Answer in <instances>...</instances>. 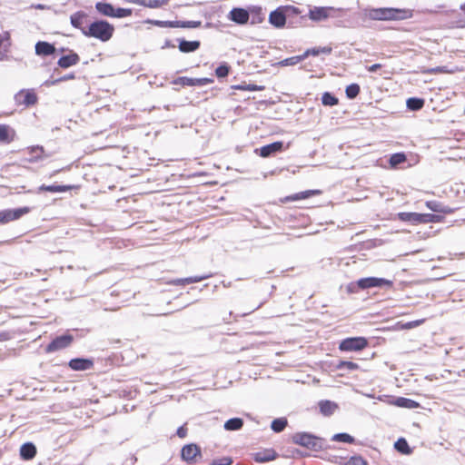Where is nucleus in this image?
<instances>
[{"mask_svg":"<svg viewBox=\"0 0 465 465\" xmlns=\"http://www.w3.org/2000/svg\"><path fill=\"white\" fill-rule=\"evenodd\" d=\"M15 100L18 104L31 106L36 104L37 96L33 91L21 90L15 95Z\"/></svg>","mask_w":465,"mask_h":465,"instance_id":"obj_15","label":"nucleus"},{"mask_svg":"<svg viewBox=\"0 0 465 465\" xmlns=\"http://www.w3.org/2000/svg\"><path fill=\"white\" fill-rule=\"evenodd\" d=\"M407 160V157L404 153H396L391 155L389 163L391 167H396L397 165L403 163Z\"/></svg>","mask_w":465,"mask_h":465,"instance_id":"obj_38","label":"nucleus"},{"mask_svg":"<svg viewBox=\"0 0 465 465\" xmlns=\"http://www.w3.org/2000/svg\"><path fill=\"white\" fill-rule=\"evenodd\" d=\"M284 143L282 141L273 142L272 143L262 146L261 148L255 149V153L262 158L271 157L277 153L283 150Z\"/></svg>","mask_w":465,"mask_h":465,"instance_id":"obj_12","label":"nucleus"},{"mask_svg":"<svg viewBox=\"0 0 465 465\" xmlns=\"http://www.w3.org/2000/svg\"><path fill=\"white\" fill-rule=\"evenodd\" d=\"M175 45L173 44V42L169 39H166L164 41V44L162 46V49H165V48H174Z\"/></svg>","mask_w":465,"mask_h":465,"instance_id":"obj_61","label":"nucleus"},{"mask_svg":"<svg viewBox=\"0 0 465 465\" xmlns=\"http://www.w3.org/2000/svg\"><path fill=\"white\" fill-rule=\"evenodd\" d=\"M31 8L37 9V10H45V9H49L50 7L45 5H43V4H35V5H32Z\"/></svg>","mask_w":465,"mask_h":465,"instance_id":"obj_59","label":"nucleus"},{"mask_svg":"<svg viewBox=\"0 0 465 465\" xmlns=\"http://www.w3.org/2000/svg\"><path fill=\"white\" fill-rule=\"evenodd\" d=\"M318 193H320V191H318V190H307V191H303V192H300L297 193L288 195L282 200V202L288 203V202L304 200V199L310 198L311 196H313Z\"/></svg>","mask_w":465,"mask_h":465,"instance_id":"obj_24","label":"nucleus"},{"mask_svg":"<svg viewBox=\"0 0 465 465\" xmlns=\"http://www.w3.org/2000/svg\"><path fill=\"white\" fill-rule=\"evenodd\" d=\"M146 1L147 0H128V2H131V3H134V4H137V5H140L144 6V7H145Z\"/></svg>","mask_w":465,"mask_h":465,"instance_id":"obj_63","label":"nucleus"},{"mask_svg":"<svg viewBox=\"0 0 465 465\" xmlns=\"http://www.w3.org/2000/svg\"><path fill=\"white\" fill-rule=\"evenodd\" d=\"M346 465H368L367 461L360 456L351 457Z\"/></svg>","mask_w":465,"mask_h":465,"instance_id":"obj_51","label":"nucleus"},{"mask_svg":"<svg viewBox=\"0 0 465 465\" xmlns=\"http://www.w3.org/2000/svg\"><path fill=\"white\" fill-rule=\"evenodd\" d=\"M395 404L401 408L414 409L419 406V403L411 399L399 397L396 399Z\"/></svg>","mask_w":465,"mask_h":465,"instance_id":"obj_34","label":"nucleus"},{"mask_svg":"<svg viewBox=\"0 0 465 465\" xmlns=\"http://www.w3.org/2000/svg\"><path fill=\"white\" fill-rule=\"evenodd\" d=\"M73 341L74 336L68 333L56 336L54 339L52 340L50 343L47 344V346L45 349V351L46 353H52L57 351H61L63 349L69 347Z\"/></svg>","mask_w":465,"mask_h":465,"instance_id":"obj_8","label":"nucleus"},{"mask_svg":"<svg viewBox=\"0 0 465 465\" xmlns=\"http://www.w3.org/2000/svg\"><path fill=\"white\" fill-rule=\"evenodd\" d=\"M250 15L249 8L234 7L230 11L228 19L237 25H242L248 23Z\"/></svg>","mask_w":465,"mask_h":465,"instance_id":"obj_13","label":"nucleus"},{"mask_svg":"<svg viewBox=\"0 0 465 465\" xmlns=\"http://www.w3.org/2000/svg\"><path fill=\"white\" fill-rule=\"evenodd\" d=\"M331 440L345 443H354L355 439L346 432L336 433L332 436Z\"/></svg>","mask_w":465,"mask_h":465,"instance_id":"obj_39","label":"nucleus"},{"mask_svg":"<svg viewBox=\"0 0 465 465\" xmlns=\"http://www.w3.org/2000/svg\"><path fill=\"white\" fill-rule=\"evenodd\" d=\"M249 12L251 14L250 19L252 25L260 24L264 20V13L262 7L251 6L249 7Z\"/></svg>","mask_w":465,"mask_h":465,"instance_id":"obj_28","label":"nucleus"},{"mask_svg":"<svg viewBox=\"0 0 465 465\" xmlns=\"http://www.w3.org/2000/svg\"><path fill=\"white\" fill-rule=\"evenodd\" d=\"M201 25V21H175V28H198Z\"/></svg>","mask_w":465,"mask_h":465,"instance_id":"obj_42","label":"nucleus"},{"mask_svg":"<svg viewBox=\"0 0 465 465\" xmlns=\"http://www.w3.org/2000/svg\"><path fill=\"white\" fill-rule=\"evenodd\" d=\"M176 435L179 437V438H185L186 435H187V429L185 428L184 425L183 426H180L177 430H176Z\"/></svg>","mask_w":465,"mask_h":465,"instance_id":"obj_53","label":"nucleus"},{"mask_svg":"<svg viewBox=\"0 0 465 465\" xmlns=\"http://www.w3.org/2000/svg\"><path fill=\"white\" fill-rule=\"evenodd\" d=\"M397 218L412 225L421 224V213L401 212L397 213Z\"/></svg>","mask_w":465,"mask_h":465,"instance_id":"obj_20","label":"nucleus"},{"mask_svg":"<svg viewBox=\"0 0 465 465\" xmlns=\"http://www.w3.org/2000/svg\"><path fill=\"white\" fill-rule=\"evenodd\" d=\"M292 441L309 450L319 451L324 448L325 440L308 432H297L292 436Z\"/></svg>","mask_w":465,"mask_h":465,"instance_id":"obj_4","label":"nucleus"},{"mask_svg":"<svg viewBox=\"0 0 465 465\" xmlns=\"http://www.w3.org/2000/svg\"><path fill=\"white\" fill-rule=\"evenodd\" d=\"M11 128L6 124H0V142L9 143L13 138L10 136Z\"/></svg>","mask_w":465,"mask_h":465,"instance_id":"obj_36","label":"nucleus"},{"mask_svg":"<svg viewBox=\"0 0 465 465\" xmlns=\"http://www.w3.org/2000/svg\"><path fill=\"white\" fill-rule=\"evenodd\" d=\"M213 83V80L207 77L191 78L187 76H180L175 78L172 84L182 86H204Z\"/></svg>","mask_w":465,"mask_h":465,"instance_id":"obj_11","label":"nucleus"},{"mask_svg":"<svg viewBox=\"0 0 465 465\" xmlns=\"http://www.w3.org/2000/svg\"><path fill=\"white\" fill-rule=\"evenodd\" d=\"M395 450L404 455H409L412 452L408 441L404 438L398 439L394 443Z\"/></svg>","mask_w":465,"mask_h":465,"instance_id":"obj_30","label":"nucleus"},{"mask_svg":"<svg viewBox=\"0 0 465 465\" xmlns=\"http://www.w3.org/2000/svg\"><path fill=\"white\" fill-rule=\"evenodd\" d=\"M392 282L385 278L380 277H366L361 278L356 282H351L347 285V292L349 293H356L359 290H367L371 288H383L391 287Z\"/></svg>","mask_w":465,"mask_h":465,"instance_id":"obj_2","label":"nucleus"},{"mask_svg":"<svg viewBox=\"0 0 465 465\" xmlns=\"http://www.w3.org/2000/svg\"><path fill=\"white\" fill-rule=\"evenodd\" d=\"M232 460L230 457H223L221 459L213 460L210 465H232Z\"/></svg>","mask_w":465,"mask_h":465,"instance_id":"obj_49","label":"nucleus"},{"mask_svg":"<svg viewBox=\"0 0 465 465\" xmlns=\"http://www.w3.org/2000/svg\"><path fill=\"white\" fill-rule=\"evenodd\" d=\"M336 367L339 370H346L349 371L359 369V365L357 363L349 361H340Z\"/></svg>","mask_w":465,"mask_h":465,"instance_id":"obj_43","label":"nucleus"},{"mask_svg":"<svg viewBox=\"0 0 465 465\" xmlns=\"http://www.w3.org/2000/svg\"><path fill=\"white\" fill-rule=\"evenodd\" d=\"M74 78H75V74L74 73H70V74H64L61 77H58V81H59V83H61V82H65V81L72 80Z\"/></svg>","mask_w":465,"mask_h":465,"instance_id":"obj_55","label":"nucleus"},{"mask_svg":"<svg viewBox=\"0 0 465 465\" xmlns=\"http://www.w3.org/2000/svg\"><path fill=\"white\" fill-rule=\"evenodd\" d=\"M212 276V274H203V275H200V276H192V277H187L185 278V282H187L188 284L190 283H194V282H199L201 281H203L205 279H208Z\"/></svg>","mask_w":465,"mask_h":465,"instance_id":"obj_50","label":"nucleus"},{"mask_svg":"<svg viewBox=\"0 0 465 465\" xmlns=\"http://www.w3.org/2000/svg\"><path fill=\"white\" fill-rule=\"evenodd\" d=\"M277 456L276 451L272 449H266L252 454L253 460L259 463L273 460Z\"/></svg>","mask_w":465,"mask_h":465,"instance_id":"obj_19","label":"nucleus"},{"mask_svg":"<svg viewBox=\"0 0 465 465\" xmlns=\"http://www.w3.org/2000/svg\"><path fill=\"white\" fill-rule=\"evenodd\" d=\"M30 212L29 207H21L16 209H7L0 212V224H5L15 221Z\"/></svg>","mask_w":465,"mask_h":465,"instance_id":"obj_10","label":"nucleus"},{"mask_svg":"<svg viewBox=\"0 0 465 465\" xmlns=\"http://www.w3.org/2000/svg\"><path fill=\"white\" fill-rule=\"evenodd\" d=\"M68 366L73 371H87L94 366V361L87 358H74L69 361Z\"/></svg>","mask_w":465,"mask_h":465,"instance_id":"obj_16","label":"nucleus"},{"mask_svg":"<svg viewBox=\"0 0 465 465\" xmlns=\"http://www.w3.org/2000/svg\"><path fill=\"white\" fill-rule=\"evenodd\" d=\"M320 411L324 416H331L338 408V405L328 400H322L319 402Z\"/></svg>","mask_w":465,"mask_h":465,"instance_id":"obj_27","label":"nucleus"},{"mask_svg":"<svg viewBox=\"0 0 465 465\" xmlns=\"http://www.w3.org/2000/svg\"><path fill=\"white\" fill-rule=\"evenodd\" d=\"M86 16H87V15L83 11H77V12L74 13L70 16V23H71L72 26L81 30V32L83 33V30L87 29V27L83 26L84 19Z\"/></svg>","mask_w":465,"mask_h":465,"instance_id":"obj_25","label":"nucleus"},{"mask_svg":"<svg viewBox=\"0 0 465 465\" xmlns=\"http://www.w3.org/2000/svg\"><path fill=\"white\" fill-rule=\"evenodd\" d=\"M319 55L320 54V51H319V47H314V48H312V49H308L306 50L302 55H305V58L308 56V55Z\"/></svg>","mask_w":465,"mask_h":465,"instance_id":"obj_54","label":"nucleus"},{"mask_svg":"<svg viewBox=\"0 0 465 465\" xmlns=\"http://www.w3.org/2000/svg\"><path fill=\"white\" fill-rule=\"evenodd\" d=\"M320 54H330L331 53V48L328 46L319 47Z\"/></svg>","mask_w":465,"mask_h":465,"instance_id":"obj_62","label":"nucleus"},{"mask_svg":"<svg viewBox=\"0 0 465 465\" xmlns=\"http://www.w3.org/2000/svg\"><path fill=\"white\" fill-rule=\"evenodd\" d=\"M322 103L323 105L333 106L338 104V98L330 92H325L322 96Z\"/></svg>","mask_w":465,"mask_h":465,"instance_id":"obj_37","label":"nucleus"},{"mask_svg":"<svg viewBox=\"0 0 465 465\" xmlns=\"http://www.w3.org/2000/svg\"><path fill=\"white\" fill-rule=\"evenodd\" d=\"M368 346V340L365 337H350L343 339L339 349L341 351H360Z\"/></svg>","mask_w":465,"mask_h":465,"instance_id":"obj_7","label":"nucleus"},{"mask_svg":"<svg viewBox=\"0 0 465 465\" xmlns=\"http://www.w3.org/2000/svg\"><path fill=\"white\" fill-rule=\"evenodd\" d=\"M367 15L371 20L383 21V7L382 8H372L368 11Z\"/></svg>","mask_w":465,"mask_h":465,"instance_id":"obj_46","label":"nucleus"},{"mask_svg":"<svg viewBox=\"0 0 465 465\" xmlns=\"http://www.w3.org/2000/svg\"><path fill=\"white\" fill-rule=\"evenodd\" d=\"M288 425V421L286 418H277L274 419L271 423V429L276 432H282L286 426Z\"/></svg>","mask_w":465,"mask_h":465,"instance_id":"obj_35","label":"nucleus"},{"mask_svg":"<svg viewBox=\"0 0 465 465\" xmlns=\"http://www.w3.org/2000/svg\"><path fill=\"white\" fill-rule=\"evenodd\" d=\"M442 220V216L433 213H421V223H439Z\"/></svg>","mask_w":465,"mask_h":465,"instance_id":"obj_44","label":"nucleus"},{"mask_svg":"<svg viewBox=\"0 0 465 465\" xmlns=\"http://www.w3.org/2000/svg\"><path fill=\"white\" fill-rule=\"evenodd\" d=\"M178 48L182 53H193L199 49L200 41H187L185 39H178Z\"/></svg>","mask_w":465,"mask_h":465,"instance_id":"obj_23","label":"nucleus"},{"mask_svg":"<svg viewBox=\"0 0 465 465\" xmlns=\"http://www.w3.org/2000/svg\"><path fill=\"white\" fill-rule=\"evenodd\" d=\"M262 89H263V86H259L256 84H247L246 85V90H248V91H261Z\"/></svg>","mask_w":465,"mask_h":465,"instance_id":"obj_57","label":"nucleus"},{"mask_svg":"<svg viewBox=\"0 0 465 465\" xmlns=\"http://www.w3.org/2000/svg\"><path fill=\"white\" fill-rule=\"evenodd\" d=\"M96 11L102 15L113 18H124L131 16L133 10L130 8H115L112 4L101 1L95 4Z\"/></svg>","mask_w":465,"mask_h":465,"instance_id":"obj_5","label":"nucleus"},{"mask_svg":"<svg viewBox=\"0 0 465 465\" xmlns=\"http://www.w3.org/2000/svg\"><path fill=\"white\" fill-rule=\"evenodd\" d=\"M428 72L430 74H436V73H450L451 71L448 70L446 66H437V67L430 69Z\"/></svg>","mask_w":465,"mask_h":465,"instance_id":"obj_52","label":"nucleus"},{"mask_svg":"<svg viewBox=\"0 0 465 465\" xmlns=\"http://www.w3.org/2000/svg\"><path fill=\"white\" fill-rule=\"evenodd\" d=\"M80 57L79 55L74 52L70 51V53L66 55H63L58 59L57 64L64 69L69 68L73 65H75L79 63Z\"/></svg>","mask_w":465,"mask_h":465,"instance_id":"obj_18","label":"nucleus"},{"mask_svg":"<svg viewBox=\"0 0 465 465\" xmlns=\"http://www.w3.org/2000/svg\"><path fill=\"white\" fill-rule=\"evenodd\" d=\"M361 91V87L358 84H349L345 89V94L347 98L349 99H354L358 96L359 93Z\"/></svg>","mask_w":465,"mask_h":465,"instance_id":"obj_40","label":"nucleus"},{"mask_svg":"<svg viewBox=\"0 0 465 465\" xmlns=\"http://www.w3.org/2000/svg\"><path fill=\"white\" fill-rule=\"evenodd\" d=\"M36 455V447L33 442H25L20 448V457L24 460H30Z\"/></svg>","mask_w":465,"mask_h":465,"instance_id":"obj_22","label":"nucleus"},{"mask_svg":"<svg viewBox=\"0 0 465 465\" xmlns=\"http://www.w3.org/2000/svg\"><path fill=\"white\" fill-rule=\"evenodd\" d=\"M298 14V7L293 5H284L276 8L269 15V23L276 28H282L288 18Z\"/></svg>","mask_w":465,"mask_h":465,"instance_id":"obj_3","label":"nucleus"},{"mask_svg":"<svg viewBox=\"0 0 465 465\" xmlns=\"http://www.w3.org/2000/svg\"><path fill=\"white\" fill-rule=\"evenodd\" d=\"M198 455H201V449L194 443L186 444L182 448L181 457L189 464H192Z\"/></svg>","mask_w":465,"mask_h":465,"instance_id":"obj_14","label":"nucleus"},{"mask_svg":"<svg viewBox=\"0 0 465 465\" xmlns=\"http://www.w3.org/2000/svg\"><path fill=\"white\" fill-rule=\"evenodd\" d=\"M169 0H147L145 4V7L149 8H158L163 5H167Z\"/></svg>","mask_w":465,"mask_h":465,"instance_id":"obj_48","label":"nucleus"},{"mask_svg":"<svg viewBox=\"0 0 465 465\" xmlns=\"http://www.w3.org/2000/svg\"><path fill=\"white\" fill-rule=\"evenodd\" d=\"M57 84H59L58 78H56V79H52L51 78V79H48V80L45 81L43 85L49 87V86H52V85H55Z\"/></svg>","mask_w":465,"mask_h":465,"instance_id":"obj_56","label":"nucleus"},{"mask_svg":"<svg viewBox=\"0 0 465 465\" xmlns=\"http://www.w3.org/2000/svg\"><path fill=\"white\" fill-rule=\"evenodd\" d=\"M425 101L419 97H410L406 101V106L410 111H419L424 106Z\"/></svg>","mask_w":465,"mask_h":465,"instance_id":"obj_31","label":"nucleus"},{"mask_svg":"<svg viewBox=\"0 0 465 465\" xmlns=\"http://www.w3.org/2000/svg\"><path fill=\"white\" fill-rule=\"evenodd\" d=\"M230 72V66L226 63L221 64L216 69H215V74L218 78H224L229 74Z\"/></svg>","mask_w":465,"mask_h":465,"instance_id":"obj_47","label":"nucleus"},{"mask_svg":"<svg viewBox=\"0 0 465 465\" xmlns=\"http://www.w3.org/2000/svg\"><path fill=\"white\" fill-rule=\"evenodd\" d=\"M114 33V26L106 20H95L92 22L87 29L83 30L86 37H93L101 42L109 41Z\"/></svg>","mask_w":465,"mask_h":465,"instance_id":"obj_1","label":"nucleus"},{"mask_svg":"<svg viewBox=\"0 0 465 465\" xmlns=\"http://www.w3.org/2000/svg\"><path fill=\"white\" fill-rule=\"evenodd\" d=\"M426 206L428 209H430L432 212L435 213H448L450 212V209L447 206L443 205L441 203L437 201H427Z\"/></svg>","mask_w":465,"mask_h":465,"instance_id":"obj_33","label":"nucleus"},{"mask_svg":"<svg viewBox=\"0 0 465 465\" xmlns=\"http://www.w3.org/2000/svg\"><path fill=\"white\" fill-rule=\"evenodd\" d=\"M11 46V35L8 31L0 34V61L7 59V53Z\"/></svg>","mask_w":465,"mask_h":465,"instance_id":"obj_17","label":"nucleus"},{"mask_svg":"<svg viewBox=\"0 0 465 465\" xmlns=\"http://www.w3.org/2000/svg\"><path fill=\"white\" fill-rule=\"evenodd\" d=\"M243 426V420L242 418H231L225 421L223 428L226 430H239Z\"/></svg>","mask_w":465,"mask_h":465,"instance_id":"obj_29","label":"nucleus"},{"mask_svg":"<svg viewBox=\"0 0 465 465\" xmlns=\"http://www.w3.org/2000/svg\"><path fill=\"white\" fill-rule=\"evenodd\" d=\"M303 59H305V55H302V54L295 55V56L288 57V58L282 60L281 62H279V64L282 66L295 65L298 63L302 62Z\"/></svg>","mask_w":465,"mask_h":465,"instance_id":"obj_41","label":"nucleus"},{"mask_svg":"<svg viewBox=\"0 0 465 465\" xmlns=\"http://www.w3.org/2000/svg\"><path fill=\"white\" fill-rule=\"evenodd\" d=\"M72 188H73V186H71V185L42 184L41 186L38 187L36 193H41V192H49V193H64V192L71 190Z\"/></svg>","mask_w":465,"mask_h":465,"instance_id":"obj_26","label":"nucleus"},{"mask_svg":"<svg viewBox=\"0 0 465 465\" xmlns=\"http://www.w3.org/2000/svg\"><path fill=\"white\" fill-rule=\"evenodd\" d=\"M233 88L237 89V90H246V85L238 84V85H234Z\"/></svg>","mask_w":465,"mask_h":465,"instance_id":"obj_64","label":"nucleus"},{"mask_svg":"<svg viewBox=\"0 0 465 465\" xmlns=\"http://www.w3.org/2000/svg\"><path fill=\"white\" fill-rule=\"evenodd\" d=\"M412 17V11L392 7H383V21L404 20Z\"/></svg>","mask_w":465,"mask_h":465,"instance_id":"obj_9","label":"nucleus"},{"mask_svg":"<svg viewBox=\"0 0 465 465\" xmlns=\"http://www.w3.org/2000/svg\"><path fill=\"white\" fill-rule=\"evenodd\" d=\"M146 23L159 26V27L175 28V21H162V20L148 19V20H146Z\"/></svg>","mask_w":465,"mask_h":465,"instance_id":"obj_45","label":"nucleus"},{"mask_svg":"<svg viewBox=\"0 0 465 465\" xmlns=\"http://www.w3.org/2000/svg\"><path fill=\"white\" fill-rule=\"evenodd\" d=\"M35 54L41 56H48L55 52V47L53 44L45 41H38L35 44Z\"/></svg>","mask_w":465,"mask_h":465,"instance_id":"obj_21","label":"nucleus"},{"mask_svg":"<svg viewBox=\"0 0 465 465\" xmlns=\"http://www.w3.org/2000/svg\"><path fill=\"white\" fill-rule=\"evenodd\" d=\"M342 9H336L332 6H313L309 9V17L313 22L325 21L328 18L340 17V13Z\"/></svg>","mask_w":465,"mask_h":465,"instance_id":"obj_6","label":"nucleus"},{"mask_svg":"<svg viewBox=\"0 0 465 465\" xmlns=\"http://www.w3.org/2000/svg\"><path fill=\"white\" fill-rule=\"evenodd\" d=\"M307 19V15H302V11L298 8V14L287 19L286 24L289 27H298L302 25Z\"/></svg>","mask_w":465,"mask_h":465,"instance_id":"obj_32","label":"nucleus"},{"mask_svg":"<svg viewBox=\"0 0 465 465\" xmlns=\"http://www.w3.org/2000/svg\"><path fill=\"white\" fill-rule=\"evenodd\" d=\"M184 280H185V278L175 279V280H173L171 282V283H173V285H185V284H188L187 282H185Z\"/></svg>","mask_w":465,"mask_h":465,"instance_id":"obj_58","label":"nucleus"},{"mask_svg":"<svg viewBox=\"0 0 465 465\" xmlns=\"http://www.w3.org/2000/svg\"><path fill=\"white\" fill-rule=\"evenodd\" d=\"M381 67V64H374L368 67V72L370 73H375L378 69Z\"/></svg>","mask_w":465,"mask_h":465,"instance_id":"obj_60","label":"nucleus"}]
</instances>
